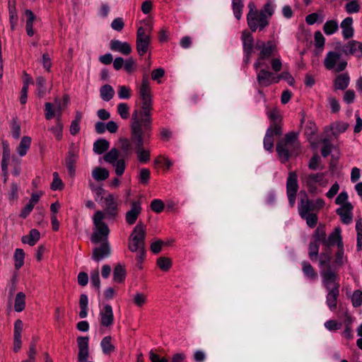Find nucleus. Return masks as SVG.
Here are the masks:
<instances>
[{"mask_svg": "<svg viewBox=\"0 0 362 362\" xmlns=\"http://www.w3.org/2000/svg\"><path fill=\"white\" fill-rule=\"evenodd\" d=\"M141 100L139 109H135L132 115L130 124L131 139L134 145L137 158L141 163L150 160V151L144 148L151 137L153 110L152 94L149 81L144 76L139 91Z\"/></svg>", "mask_w": 362, "mask_h": 362, "instance_id": "f257e3e1", "label": "nucleus"}, {"mask_svg": "<svg viewBox=\"0 0 362 362\" xmlns=\"http://www.w3.org/2000/svg\"><path fill=\"white\" fill-rule=\"evenodd\" d=\"M276 152L283 163L288 161L291 156H297L300 152V143L297 134L289 132L286 134L278 142Z\"/></svg>", "mask_w": 362, "mask_h": 362, "instance_id": "f03ea898", "label": "nucleus"}, {"mask_svg": "<svg viewBox=\"0 0 362 362\" xmlns=\"http://www.w3.org/2000/svg\"><path fill=\"white\" fill-rule=\"evenodd\" d=\"M145 238V226L143 223L139 222L131 233L128 243L129 250L132 252H136V255H139V258L142 255H146Z\"/></svg>", "mask_w": 362, "mask_h": 362, "instance_id": "7ed1b4c3", "label": "nucleus"}, {"mask_svg": "<svg viewBox=\"0 0 362 362\" xmlns=\"http://www.w3.org/2000/svg\"><path fill=\"white\" fill-rule=\"evenodd\" d=\"M104 218L105 214L102 211H97L93 216L95 228L91 235L90 240L95 244L108 242L107 238L110 229L107 225L103 221Z\"/></svg>", "mask_w": 362, "mask_h": 362, "instance_id": "20e7f679", "label": "nucleus"}, {"mask_svg": "<svg viewBox=\"0 0 362 362\" xmlns=\"http://www.w3.org/2000/svg\"><path fill=\"white\" fill-rule=\"evenodd\" d=\"M325 173L305 174L301 177V181L308 192L312 195H315L320 192L317 187V184L325 187L328 183V180L325 178Z\"/></svg>", "mask_w": 362, "mask_h": 362, "instance_id": "39448f33", "label": "nucleus"}, {"mask_svg": "<svg viewBox=\"0 0 362 362\" xmlns=\"http://www.w3.org/2000/svg\"><path fill=\"white\" fill-rule=\"evenodd\" d=\"M152 28L139 27L136 33V48L139 56H143L148 52L151 44V32Z\"/></svg>", "mask_w": 362, "mask_h": 362, "instance_id": "423d86ee", "label": "nucleus"}, {"mask_svg": "<svg viewBox=\"0 0 362 362\" xmlns=\"http://www.w3.org/2000/svg\"><path fill=\"white\" fill-rule=\"evenodd\" d=\"M247 24L252 32L262 30L267 25V16L264 11H254L252 8L247 15Z\"/></svg>", "mask_w": 362, "mask_h": 362, "instance_id": "0eeeda50", "label": "nucleus"}, {"mask_svg": "<svg viewBox=\"0 0 362 362\" xmlns=\"http://www.w3.org/2000/svg\"><path fill=\"white\" fill-rule=\"evenodd\" d=\"M322 284L327 291L339 289V276L337 272L330 269L321 271L320 272Z\"/></svg>", "mask_w": 362, "mask_h": 362, "instance_id": "6e6552de", "label": "nucleus"}, {"mask_svg": "<svg viewBox=\"0 0 362 362\" xmlns=\"http://www.w3.org/2000/svg\"><path fill=\"white\" fill-rule=\"evenodd\" d=\"M298 189V176L296 172H290L286 181V194L291 207L295 205L296 197Z\"/></svg>", "mask_w": 362, "mask_h": 362, "instance_id": "1a4fd4ad", "label": "nucleus"}, {"mask_svg": "<svg viewBox=\"0 0 362 362\" xmlns=\"http://www.w3.org/2000/svg\"><path fill=\"white\" fill-rule=\"evenodd\" d=\"M341 56V54L337 52H328L324 61L325 66L329 70L336 67L335 70L337 72L344 71L347 65L346 62L340 61L339 64H337V62L339 61Z\"/></svg>", "mask_w": 362, "mask_h": 362, "instance_id": "9d476101", "label": "nucleus"}, {"mask_svg": "<svg viewBox=\"0 0 362 362\" xmlns=\"http://www.w3.org/2000/svg\"><path fill=\"white\" fill-rule=\"evenodd\" d=\"M105 218L115 219L118 214V204L112 194H108L104 198Z\"/></svg>", "mask_w": 362, "mask_h": 362, "instance_id": "9b49d317", "label": "nucleus"}, {"mask_svg": "<svg viewBox=\"0 0 362 362\" xmlns=\"http://www.w3.org/2000/svg\"><path fill=\"white\" fill-rule=\"evenodd\" d=\"M282 134L281 127L275 124L270 126L267 130L264 139V147L267 151H272L274 147V136H280Z\"/></svg>", "mask_w": 362, "mask_h": 362, "instance_id": "f8f14e48", "label": "nucleus"}, {"mask_svg": "<svg viewBox=\"0 0 362 362\" xmlns=\"http://www.w3.org/2000/svg\"><path fill=\"white\" fill-rule=\"evenodd\" d=\"M259 49L258 57L269 59L276 49V43L274 41L269 40L267 42L262 41H257L256 47Z\"/></svg>", "mask_w": 362, "mask_h": 362, "instance_id": "ddd939ff", "label": "nucleus"}, {"mask_svg": "<svg viewBox=\"0 0 362 362\" xmlns=\"http://www.w3.org/2000/svg\"><path fill=\"white\" fill-rule=\"evenodd\" d=\"M141 212V202L139 201H132L131 202V209L125 214L127 223L130 226L134 224Z\"/></svg>", "mask_w": 362, "mask_h": 362, "instance_id": "4468645a", "label": "nucleus"}, {"mask_svg": "<svg viewBox=\"0 0 362 362\" xmlns=\"http://www.w3.org/2000/svg\"><path fill=\"white\" fill-rule=\"evenodd\" d=\"M78 158V151L74 145L71 146L66 156L65 163L68 173L71 177L75 175V165Z\"/></svg>", "mask_w": 362, "mask_h": 362, "instance_id": "2eb2a0df", "label": "nucleus"}, {"mask_svg": "<svg viewBox=\"0 0 362 362\" xmlns=\"http://www.w3.org/2000/svg\"><path fill=\"white\" fill-rule=\"evenodd\" d=\"M111 248L108 242L101 243L99 247H96L93 250L92 258L95 262H99L103 259L110 256Z\"/></svg>", "mask_w": 362, "mask_h": 362, "instance_id": "dca6fc26", "label": "nucleus"}, {"mask_svg": "<svg viewBox=\"0 0 362 362\" xmlns=\"http://www.w3.org/2000/svg\"><path fill=\"white\" fill-rule=\"evenodd\" d=\"M300 194L301 197L298 204V213H313L315 211L313 201L308 199L307 193L304 191H301Z\"/></svg>", "mask_w": 362, "mask_h": 362, "instance_id": "f3484780", "label": "nucleus"}, {"mask_svg": "<svg viewBox=\"0 0 362 362\" xmlns=\"http://www.w3.org/2000/svg\"><path fill=\"white\" fill-rule=\"evenodd\" d=\"M100 325L103 327H110L114 322L112 308L110 305L106 304L100 311Z\"/></svg>", "mask_w": 362, "mask_h": 362, "instance_id": "a211bd4d", "label": "nucleus"}, {"mask_svg": "<svg viewBox=\"0 0 362 362\" xmlns=\"http://www.w3.org/2000/svg\"><path fill=\"white\" fill-rule=\"evenodd\" d=\"M346 55H353L356 57H362V43L356 40L347 42L342 48Z\"/></svg>", "mask_w": 362, "mask_h": 362, "instance_id": "6ab92c4d", "label": "nucleus"}, {"mask_svg": "<svg viewBox=\"0 0 362 362\" xmlns=\"http://www.w3.org/2000/svg\"><path fill=\"white\" fill-rule=\"evenodd\" d=\"M275 77L272 72L266 69H261L257 74L258 84L264 87H267L274 83Z\"/></svg>", "mask_w": 362, "mask_h": 362, "instance_id": "aec40b11", "label": "nucleus"}, {"mask_svg": "<svg viewBox=\"0 0 362 362\" xmlns=\"http://www.w3.org/2000/svg\"><path fill=\"white\" fill-rule=\"evenodd\" d=\"M353 206L351 203H346L337 209V214L340 216L341 221L344 224H349L352 221Z\"/></svg>", "mask_w": 362, "mask_h": 362, "instance_id": "412c9836", "label": "nucleus"}, {"mask_svg": "<svg viewBox=\"0 0 362 362\" xmlns=\"http://www.w3.org/2000/svg\"><path fill=\"white\" fill-rule=\"evenodd\" d=\"M111 50L118 52L124 55H129L132 52V47L127 42H121L118 40H112L110 42Z\"/></svg>", "mask_w": 362, "mask_h": 362, "instance_id": "4be33fe9", "label": "nucleus"}, {"mask_svg": "<svg viewBox=\"0 0 362 362\" xmlns=\"http://www.w3.org/2000/svg\"><path fill=\"white\" fill-rule=\"evenodd\" d=\"M243 49L244 53H252L254 48V39L251 33L247 30H243L241 35Z\"/></svg>", "mask_w": 362, "mask_h": 362, "instance_id": "5701e85b", "label": "nucleus"}, {"mask_svg": "<svg viewBox=\"0 0 362 362\" xmlns=\"http://www.w3.org/2000/svg\"><path fill=\"white\" fill-rule=\"evenodd\" d=\"M335 244H337V247L343 245L340 227H336L329 235L328 238L326 239L325 246L330 247Z\"/></svg>", "mask_w": 362, "mask_h": 362, "instance_id": "b1692460", "label": "nucleus"}, {"mask_svg": "<svg viewBox=\"0 0 362 362\" xmlns=\"http://www.w3.org/2000/svg\"><path fill=\"white\" fill-rule=\"evenodd\" d=\"M352 25L353 18L351 17L346 18L341 23L340 27L344 39H349L353 37L354 30Z\"/></svg>", "mask_w": 362, "mask_h": 362, "instance_id": "393cba45", "label": "nucleus"}, {"mask_svg": "<svg viewBox=\"0 0 362 362\" xmlns=\"http://www.w3.org/2000/svg\"><path fill=\"white\" fill-rule=\"evenodd\" d=\"M8 13H9V22L11 24V30H15L18 25V18L17 15V11L16 8V2L9 1H8Z\"/></svg>", "mask_w": 362, "mask_h": 362, "instance_id": "a878e982", "label": "nucleus"}, {"mask_svg": "<svg viewBox=\"0 0 362 362\" xmlns=\"http://www.w3.org/2000/svg\"><path fill=\"white\" fill-rule=\"evenodd\" d=\"M327 304L331 310L337 308V299L339 296V289L327 291Z\"/></svg>", "mask_w": 362, "mask_h": 362, "instance_id": "bb28decb", "label": "nucleus"}, {"mask_svg": "<svg viewBox=\"0 0 362 362\" xmlns=\"http://www.w3.org/2000/svg\"><path fill=\"white\" fill-rule=\"evenodd\" d=\"M40 232L37 229H32L28 235L22 237V242L33 246L40 240Z\"/></svg>", "mask_w": 362, "mask_h": 362, "instance_id": "cd10ccee", "label": "nucleus"}, {"mask_svg": "<svg viewBox=\"0 0 362 362\" xmlns=\"http://www.w3.org/2000/svg\"><path fill=\"white\" fill-rule=\"evenodd\" d=\"M302 270L304 275L310 280L315 281L317 279V273L308 262L303 261L302 262Z\"/></svg>", "mask_w": 362, "mask_h": 362, "instance_id": "c85d7f7f", "label": "nucleus"}, {"mask_svg": "<svg viewBox=\"0 0 362 362\" xmlns=\"http://www.w3.org/2000/svg\"><path fill=\"white\" fill-rule=\"evenodd\" d=\"M92 177L98 182L103 181L108 178L109 171L103 168L95 167L92 171Z\"/></svg>", "mask_w": 362, "mask_h": 362, "instance_id": "c756f323", "label": "nucleus"}, {"mask_svg": "<svg viewBox=\"0 0 362 362\" xmlns=\"http://www.w3.org/2000/svg\"><path fill=\"white\" fill-rule=\"evenodd\" d=\"M110 147L108 141L104 139H100L93 144V151L97 154H102Z\"/></svg>", "mask_w": 362, "mask_h": 362, "instance_id": "7c9ffc66", "label": "nucleus"}, {"mask_svg": "<svg viewBox=\"0 0 362 362\" xmlns=\"http://www.w3.org/2000/svg\"><path fill=\"white\" fill-rule=\"evenodd\" d=\"M83 117L82 112L77 111L75 115L74 119L71 122L69 131L70 134L73 136L76 135L80 132V122Z\"/></svg>", "mask_w": 362, "mask_h": 362, "instance_id": "2f4dec72", "label": "nucleus"}, {"mask_svg": "<svg viewBox=\"0 0 362 362\" xmlns=\"http://www.w3.org/2000/svg\"><path fill=\"white\" fill-rule=\"evenodd\" d=\"M126 272L124 267L121 264H117L113 271V281L117 283H122L124 281Z\"/></svg>", "mask_w": 362, "mask_h": 362, "instance_id": "473e14b6", "label": "nucleus"}, {"mask_svg": "<svg viewBox=\"0 0 362 362\" xmlns=\"http://www.w3.org/2000/svg\"><path fill=\"white\" fill-rule=\"evenodd\" d=\"M31 144V138L30 136H23L17 147V152L20 156H23L26 154L27 151L30 148Z\"/></svg>", "mask_w": 362, "mask_h": 362, "instance_id": "72a5a7b5", "label": "nucleus"}, {"mask_svg": "<svg viewBox=\"0 0 362 362\" xmlns=\"http://www.w3.org/2000/svg\"><path fill=\"white\" fill-rule=\"evenodd\" d=\"M25 308V294L18 292L15 298L14 310L16 312H22Z\"/></svg>", "mask_w": 362, "mask_h": 362, "instance_id": "f704fd0d", "label": "nucleus"}, {"mask_svg": "<svg viewBox=\"0 0 362 362\" xmlns=\"http://www.w3.org/2000/svg\"><path fill=\"white\" fill-rule=\"evenodd\" d=\"M101 98L105 101H110L115 95V90L110 85H104L100 89Z\"/></svg>", "mask_w": 362, "mask_h": 362, "instance_id": "c9c22d12", "label": "nucleus"}, {"mask_svg": "<svg viewBox=\"0 0 362 362\" xmlns=\"http://www.w3.org/2000/svg\"><path fill=\"white\" fill-rule=\"evenodd\" d=\"M349 76L347 74H339L335 80V88L337 89L344 90L349 83Z\"/></svg>", "mask_w": 362, "mask_h": 362, "instance_id": "e433bc0d", "label": "nucleus"}, {"mask_svg": "<svg viewBox=\"0 0 362 362\" xmlns=\"http://www.w3.org/2000/svg\"><path fill=\"white\" fill-rule=\"evenodd\" d=\"M339 29V25L336 20L327 21L323 25V31L327 35L336 33Z\"/></svg>", "mask_w": 362, "mask_h": 362, "instance_id": "4c0bfd02", "label": "nucleus"}, {"mask_svg": "<svg viewBox=\"0 0 362 362\" xmlns=\"http://www.w3.org/2000/svg\"><path fill=\"white\" fill-rule=\"evenodd\" d=\"M100 345L105 354H110L115 351V346L112 344V338L110 336L104 337L101 341Z\"/></svg>", "mask_w": 362, "mask_h": 362, "instance_id": "58836bf2", "label": "nucleus"}, {"mask_svg": "<svg viewBox=\"0 0 362 362\" xmlns=\"http://www.w3.org/2000/svg\"><path fill=\"white\" fill-rule=\"evenodd\" d=\"M300 216L306 221V223L310 228H314L317 223V216L314 213L299 214Z\"/></svg>", "mask_w": 362, "mask_h": 362, "instance_id": "ea45409f", "label": "nucleus"}, {"mask_svg": "<svg viewBox=\"0 0 362 362\" xmlns=\"http://www.w3.org/2000/svg\"><path fill=\"white\" fill-rule=\"evenodd\" d=\"M119 158V151L117 148H113L109 152L105 153L103 156V159L105 162L112 164L115 165Z\"/></svg>", "mask_w": 362, "mask_h": 362, "instance_id": "a19ab883", "label": "nucleus"}, {"mask_svg": "<svg viewBox=\"0 0 362 362\" xmlns=\"http://www.w3.org/2000/svg\"><path fill=\"white\" fill-rule=\"evenodd\" d=\"M88 303V296L86 294H81L79 300V305L81 308L79 316L81 318H85L87 316Z\"/></svg>", "mask_w": 362, "mask_h": 362, "instance_id": "79ce46f5", "label": "nucleus"}, {"mask_svg": "<svg viewBox=\"0 0 362 362\" xmlns=\"http://www.w3.org/2000/svg\"><path fill=\"white\" fill-rule=\"evenodd\" d=\"M64 125L62 122L60 117H57V123L54 127L50 129V131L53 133L57 140H60L62 138V131Z\"/></svg>", "mask_w": 362, "mask_h": 362, "instance_id": "37998d69", "label": "nucleus"}, {"mask_svg": "<svg viewBox=\"0 0 362 362\" xmlns=\"http://www.w3.org/2000/svg\"><path fill=\"white\" fill-rule=\"evenodd\" d=\"M308 168L311 170H322L324 166L321 163V158L317 154H315L310 160Z\"/></svg>", "mask_w": 362, "mask_h": 362, "instance_id": "c03bdc74", "label": "nucleus"}, {"mask_svg": "<svg viewBox=\"0 0 362 362\" xmlns=\"http://www.w3.org/2000/svg\"><path fill=\"white\" fill-rule=\"evenodd\" d=\"M25 253L22 249H16L14 253L15 268L19 269L24 264Z\"/></svg>", "mask_w": 362, "mask_h": 362, "instance_id": "a18cd8bd", "label": "nucleus"}, {"mask_svg": "<svg viewBox=\"0 0 362 362\" xmlns=\"http://www.w3.org/2000/svg\"><path fill=\"white\" fill-rule=\"evenodd\" d=\"M319 252V244L317 242H310L308 246V256L312 261H316Z\"/></svg>", "mask_w": 362, "mask_h": 362, "instance_id": "49530a36", "label": "nucleus"}, {"mask_svg": "<svg viewBox=\"0 0 362 362\" xmlns=\"http://www.w3.org/2000/svg\"><path fill=\"white\" fill-rule=\"evenodd\" d=\"M326 236L327 235L324 228L317 227L313 235V238L315 239L314 242H321L322 245H325L327 239Z\"/></svg>", "mask_w": 362, "mask_h": 362, "instance_id": "de8ad7c7", "label": "nucleus"}, {"mask_svg": "<svg viewBox=\"0 0 362 362\" xmlns=\"http://www.w3.org/2000/svg\"><path fill=\"white\" fill-rule=\"evenodd\" d=\"M233 9L235 18L240 20L243 8V0H233Z\"/></svg>", "mask_w": 362, "mask_h": 362, "instance_id": "09e8293b", "label": "nucleus"}, {"mask_svg": "<svg viewBox=\"0 0 362 362\" xmlns=\"http://www.w3.org/2000/svg\"><path fill=\"white\" fill-rule=\"evenodd\" d=\"M36 85L37 86V94L40 98H42L46 93L45 79L42 76L37 77Z\"/></svg>", "mask_w": 362, "mask_h": 362, "instance_id": "8fccbe9b", "label": "nucleus"}, {"mask_svg": "<svg viewBox=\"0 0 362 362\" xmlns=\"http://www.w3.org/2000/svg\"><path fill=\"white\" fill-rule=\"evenodd\" d=\"M268 117L271 119V121L272 122V124H271L270 126H274L275 124H277L278 126L281 127V115L279 114V112L276 109L272 110L268 113Z\"/></svg>", "mask_w": 362, "mask_h": 362, "instance_id": "3c124183", "label": "nucleus"}, {"mask_svg": "<svg viewBox=\"0 0 362 362\" xmlns=\"http://www.w3.org/2000/svg\"><path fill=\"white\" fill-rule=\"evenodd\" d=\"M119 148L124 153L126 156L131 154L132 144L129 139L125 138H120L119 139Z\"/></svg>", "mask_w": 362, "mask_h": 362, "instance_id": "603ef678", "label": "nucleus"}, {"mask_svg": "<svg viewBox=\"0 0 362 362\" xmlns=\"http://www.w3.org/2000/svg\"><path fill=\"white\" fill-rule=\"evenodd\" d=\"M349 127V124L344 122H337L332 125V128L334 129L333 134H339L344 132Z\"/></svg>", "mask_w": 362, "mask_h": 362, "instance_id": "864d4df0", "label": "nucleus"}, {"mask_svg": "<svg viewBox=\"0 0 362 362\" xmlns=\"http://www.w3.org/2000/svg\"><path fill=\"white\" fill-rule=\"evenodd\" d=\"M117 112L122 119H128L129 117V105L124 103L118 104Z\"/></svg>", "mask_w": 362, "mask_h": 362, "instance_id": "5fc2aeb1", "label": "nucleus"}, {"mask_svg": "<svg viewBox=\"0 0 362 362\" xmlns=\"http://www.w3.org/2000/svg\"><path fill=\"white\" fill-rule=\"evenodd\" d=\"M11 132L13 137L16 139H19L21 136V124L17 121L16 118H13L12 119V122L11 124Z\"/></svg>", "mask_w": 362, "mask_h": 362, "instance_id": "6e6d98bb", "label": "nucleus"}, {"mask_svg": "<svg viewBox=\"0 0 362 362\" xmlns=\"http://www.w3.org/2000/svg\"><path fill=\"white\" fill-rule=\"evenodd\" d=\"M157 264L163 271H168L172 266L171 260L165 257H160L157 259Z\"/></svg>", "mask_w": 362, "mask_h": 362, "instance_id": "4d7b16f0", "label": "nucleus"}, {"mask_svg": "<svg viewBox=\"0 0 362 362\" xmlns=\"http://www.w3.org/2000/svg\"><path fill=\"white\" fill-rule=\"evenodd\" d=\"M124 69L128 74H132L136 70V64L135 60L130 57L127 59L124 64Z\"/></svg>", "mask_w": 362, "mask_h": 362, "instance_id": "13d9d810", "label": "nucleus"}, {"mask_svg": "<svg viewBox=\"0 0 362 362\" xmlns=\"http://www.w3.org/2000/svg\"><path fill=\"white\" fill-rule=\"evenodd\" d=\"M134 303L138 307H142L147 302L146 295L142 293H136L133 298Z\"/></svg>", "mask_w": 362, "mask_h": 362, "instance_id": "bf43d9fd", "label": "nucleus"}, {"mask_svg": "<svg viewBox=\"0 0 362 362\" xmlns=\"http://www.w3.org/2000/svg\"><path fill=\"white\" fill-rule=\"evenodd\" d=\"M90 281L97 291L100 292V281L98 270L95 269L90 273Z\"/></svg>", "mask_w": 362, "mask_h": 362, "instance_id": "052dcab7", "label": "nucleus"}, {"mask_svg": "<svg viewBox=\"0 0 362 362\" xmlns=\"http://www.w3.org/2000/svg\"><path fill=\"white\" fill-rule=\"evenodd\" d=\"M281 79L286 80L288 83L291 86L294 84V78L288 72H283L281 74L276 76L274 79V83H279Z\"/></svg>", "mask_w": 362, "mask_h": 362, "instance_id": "680f3d73", "label": "nucleus"}, {"mask_svg": "<svg viewBox=\"0 0 362 362\" xmlns=\"http://www.w3.org/2000/svg\"><path fill=\"white\" fill-rule=\"evenodd\" d=\"M356 230L357 231V247L361 249L362 245V218H358L356 223Z\"/></svg>", "mask_w": 362, "mask_h": 362, "instance_id": "e2e57ef3", "label": "nucleus"}, {"mask_svg": "<svg viewBox=\"0 0 362 362\" xmlns=\"http://www.w3.org/2000/svg\"><path fill=\"white\" fill-rule=\"evenodd\" d=\"M117 93L120 99H129L131 97V89L125 86H119Z\"/></svg>", "mask_w": 362, "mask_h": 362, "instance_id": "0e129e2a", "label": "nucleus"}, {"mask_svg": "<svg viewBox=\"0 0 362 362\" xmlns=\"http://www.w3.org/2000/svg\"><path fill=\"white\" fill-rule=\"evenodd\" d=\"M351 302L354 307L357 308L361 305L362 304V291L360 290H356L354 292L351 297Z\"/></svg>", "mask_w": 362, "mask_h": 362, "instance_id": "69168bd1", "label": "nucleus"}, {"mask_svg": "<svg viewBox=\"0 0 362 362\" xmlns=\"http://www.w3.org/2000/svg\"><path fill=\"white\" fill-rule=\"evenodd\" d=\"M151 209L153 211L159 214L164 209V203L160 199H153L151 203Z\"/></svg>", "mask_w": 362, "mask_h": 362, "instance_id": "338daca9", "label": "nucleus"}, {"mask_svg": "<svg viewBox=\"0 0 362 362\" xmlns=\"http://www.w3.org/2000/svg\"><path fill=\"white\" fill-rule=\"evenodd\" d=\"M345 9L348 13H357L360 10V6L356 1H351L346 4Z\"/></svg>", "mask_w": 362, "mask_h": 362, "instance_id": "774afa93", "label": "nucleus"}]
</instances>
